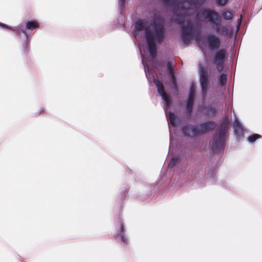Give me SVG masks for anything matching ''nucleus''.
<instances>
[{
	"mask_svg": "<svg viewBox=\"0 0 262 262\" xmlns=\"http://www.w3.org/2000/svg\"><path fill=\"white\" fill-rule=\"evenodd\" d=\"M206 41L209 49L211 50L217 49L220 47V38L214 34L208 35L206 38Z\"/></svg>",
	"mask_w": 262,
	"mask_h": 262,
	"instance_id": "0eeeda50",
	"label": "nucleus"
},
{
	"mask_svg": "<svg viewBox=\"0 0 262 262\" xmlns=\"http://www.w3.org/2000/svg\"><path fill=\"white\" fill-rule=\"evenodd\" d=\"M226 130V127L223 126L214 135L210 143V146L213 150H220L224 147Z\"/></svg>",
	"mask_w": 262,
	"mask_h": 262,
	"instance_id": "20e7f679",
	"label": "nucleus"
},
{
	"mask_svg": "<svg viewBox=\"0 0 262 262\" xmlns=\"http://www.w3.org/2000/svg\"><path fill=\"white\" fill-rule=\"evenodd\" d=\"M160 64H161V65L162 67H163V64L162 63H160Z\"/></svg>",
	"mask_w": 262,
	"mask_h": 262,
	"instance_id": "4be33fe9",
	"label": "nucleus"
},
{
	"mask_svg": "<svg viewBox=\"0 0 262 262\" xmlns=\"http://www.w3.org/2000/svg\"><path fill=\"white\" fill-rule=\"evenodd\" d=\"M228 0H216V3L220 6H224L226 4Z\"/></svg>",
	"mask_w": 262,
	"mask_h": 262,
	"instance_id": "a211bd4d",
	"label": "nucleus"
},
{
	"mask_svg": "<svg viewBox=\"0 0 262 262\" xmlns=\"http://www.w3.org/2000/svg\"><path fill=\"white\" fill-rule=\"evenodd\" d=\"M178 161V158L177 157H173L172 159L171 160L169 164V166L170 167H172L174 166V165L177 163V162Z\"/></svg>",
	"mask_w": 262,
	"mask_h": 262,
	"instance_id": "f3484780",
	"label": "nucleus"
},
{
	"mask_svg": "<svg viewBox=\"0 0 262 262\" xmlns=\"http://www.w3.org/2000/svg\"><path fill=\"white\" fill-rule=\"evenodd\" d=\"M225 56L226 51L223 49L217 51L214 55V62L216 64V69L219 71H221L223 69Z\"/></svg>",
	"mask_w": 262,
	"mask_h": 262,
	"instance_id": "423d86ee",
	"label": "nucleus"
},
{
	"mask_svg": "<svg viewBox=\"0 0 262 262\" xmlns=\"http://www.w3.org/2000/svg\"><path fill=\"white\" fill-rule=\"evenodd\" d=\"M215 127V123L208 122L197 126L187 125L183 128L184 135L186 137H195L204 134Z\"/></svg>",
	"mask_w": 262,
	"mask_h": 262,
	"instance_id": "7ed1b4c3",
	"label": "nucleus"
},
{
	"mask_svg": "<svg viewBox=\"0 0 262 262\" xmlns=\"http://www.w3.org/2000/svg\"><path fill=\"white\" fill-rule=\"evenodd\" d=\"M133 34L137 40H140L143 37L146 40L147 50L142 43L140 42L139 43L144 71L149 82H151L153 81L157 88L158 93L164 100L165 103L164 110L166 113L170 104V100L164 91L163 83L156 78H153L152 74L150 71V66L157 69L156 64L153 63L152 60H148L146 57L148 50L153 59L156 55L157 44L160 43L164 39V28L163 21L158 17H156L152 21H149L146 19L139 20L136 23Z\"/></svg>",
	"mask_w": 262,
	"mask_h": 262,
	"instance_id": "f03ea898",
	"label": "nucleus"
},
{
	"mask_svg": "<svg viewBox=\"0 0 262 262\" xmlns=\"http://www.w3.org/2000/svg\"><path fill=\"white\" fill-rule=\"evenodd\" d=\"M168 70H169V75L171 78L172 82L173 85L176 87V79H175V77L174 76L173 72L170 67H168Z\"/></svg>",
	"mask_w": 262,
	"mask_h": 262,
	"instance_id": "2eb2a0df",
	"label": "nucleus"
},
{
	"mask_svg": "<svg viewBox=\"0 0 262 262\" xmlns=\"http://www.w3.org/2000/svg\"><path fill=\"white\" fill-rule=\"evenodd\" d=\"M219 80L222 84H225L227 81L226 75L225 74H221L219 76Z\"/></svg>",
	"mask_w": 262,
	"mask_h": 262,
	"instance_id": "dca6fc26",
	"label": "nucleus"
},
{
	"mask_svg": "<svg viewBox=\"0 0 262 262\" xmlns=\"http://www.w3.org/2000/svg\"><path fill=\"white\" fill-rule=\"evenodd\" d=\"M233 127L235 133L237 136H240L244 134L243 128L239 121L236 118L233 123Z\"/></svg>",
	"mask_w": 262,
	"mask_h": 262,
	"instance_id": "9b49d317",
	"label": "nucleus"
},
{
	"mask_svg": "<svg viewBox=\"0 0 262 262\" xmlns=\"http://www.w3.org/2000/svg\"><path fill=\"white\" fill-rule=\"evenodd\" d=\"M125 0H119V5L120 8H122L125 6Z\"/></svg>",
	"mask_w": 262,
	"mask_h": 262,
	"instance_id": "6ab92c4d",
	"label": "nucleus"
},
{
	"mask_svg": "<svg viewBox=\"0 0 262 262\" xmlns=\"http://www.w3.org/2000/svg\"><path fill=\"white\" fill-rule=\"evenodd\" d=\"M177 117L174 114L171 112L169 113L168 115V120L171 124L173 126H175L177 123Z\"/></svg>",
	"mask_w": 262,
	"mask_h": 262,
	"instance_id": "f8f14e48",
	"label": "nucleus"
},
{
	"mask_svg": "<svg viewBox=\"0 0 262 262\" xmlns=\"http://www.w3.org/2000/svg\"><path fill=\"white\" fill-rule=\"evenodd\" d=\"M116 237L119 241L124 245H127L129 243V238L125 233L124 227L122 222L119 223L118 231L116 234Z\"/></svg>",
	"mask_w": 262,
	"mask_h": 262,
	"instance_id": "6e6552de",
	"label": "nucleus"
},
{
	"mask_svg": "<svg viewBox=\"0 0 262 262\" xmlns=\"http://www.w3.org/2000/svg\"><path fill=\"white\" fill-rule=\"evenodd\" d=\"M205 0H162L164 4L171 7L176 19L181 25L184 42L188 43L197 39L201 21L209 23L212 30L221 36H230L228 25L222 24L219 13L212 9H200L199 7Z\"/></svg>",
	"mask_w": 262,
	"mask_h": 262,
	"instance_id": "f257e3e1",
	"label": "nucleus"
},
{
	"mask_svg": "<svg viewBox=\"0 0 262 262\" xmlns=\"http://www.w3.org/2000/svg\"><path fill=\"white\" fill-rule=\"evenodd\" d=\"M40 23L37 20H30L25 22L23 26L11 28L4 24L1 23V28H8L16 33H26V30L32 31L40 27Z\"/></svg>",
	"mask_w": 262,
	"mask_h": 262,
	"instance_id": "39448f33",
	"label": "nucleus"
},
{
	"mask_svg": "<svg viewBox=\"0 0 262 262\" xmlns=\"http://www.w3.org/2000/svg\"><path fill=\"white\" fill-rule=\"evenodd\" d=\"M260 136L258 134H254V135H252L251 136H250L249 138H248V141L249 142L251 143H254L257 139H259L260 138Z\"/></svg>",
	"mask_w": 262,
	"mask_h": 262,
	"instance_id": "4468645a",
	"label": "nucleus"
},
{
	"mask_svg": "<svg viewBox=\"0 0 262 262\" xmlns=\"http://www.w3.org/2000/svg\"><path fill=\"white\" fill-rule=\"evenodd\" d=\"M222 16L225 20H231L232 17V13L228 11H225L223 13Z\"/></svg>",
	"mask_w": 262,
	"mask_h": 262,
	"instance_id": "ddd939ff",
	"label": "nucleus"
},
{
	"mask_svg": "<svg viewBox=\"0 0 262 262\" xmlns=\"http://www.w3.org/2000/svg\"><path fill=\"white\" fill-rule=\"evenodd\" d=\"M215 112V110L214 108H211V112H210L209 110L207 111V113L208 115H211L214 114Z\"/></svg>",
	"mask_w": 262,
	"mask_h": 262,
	"instance_id": "aec40b11",
	"label": "nucleus"
},
{
	"mask_svg": "<svg viewBox=\"0 0 262 262\" xmlns=\"http://www.w3.org/2000/svg\"><path fill=\"white\" fill-rule=\"evenodd\" d=\"M194 97L195 88L193 85H191L190 89V92L186 105V111L187 115H190L192 112V108L194 102Z\"/></svg>",
	"mask_w": 262,
	"mask_h": 262,
	"instance_id": "1a4fd4ad",
	"label": "nucleus"
},
{
	"mask_svg": "<svg viewBox=\"0 0 262 262\" xmlns=\"http://www.w3.org/2000/svg\"><path fill=\"white\" fill-rule=\"evenodd\" d=\"M241 20H242V19H241V18H240V19H239V21H238V23L237 26V29H238V28H239V26H240V25H241Z\"/></svg>",
	"mask_w": 262,
	"mask_h": 262,
	"instance_id": "412c9836",
	"label": "nucleus"
},
{
	"mask_svg": "<svg viewBox=\"0 0 262 262\" xmlns=\"http://www.w3.org/2000/svg\"><path fill=\"white\" fill-rule=\"evenodd\" d=\"M201 84L203 96L207 92L208 86V76L205 71L201 68L200 69Z\"/></svg>",
	"mask_w": 262,
	"mask_h": 262,
	"instance_id": "9d476101",
	"label": "nucleus"
}]
</instances>
